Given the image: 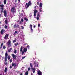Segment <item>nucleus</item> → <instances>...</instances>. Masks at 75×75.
Wrapping results in <instances>:
<instances>
[{
  "label": "nucleus",
  "instance_id": "f257e3e1",
  "mask_svg": "<svg viewBox=\"0 0 75 75\" xmlns=\"http://www.w3.org/2000/svg\"><path fill=\"white\" fill-rule=\"evenodd\" d=\"M32 4L31 2V1H29L28 3H26L25 5V8L27 9L28 7H30V6H31Z\"/></svg>",
  "mask_w": 75,
  "mask_h": 75
},
{
  "label": "nucleus",
  "instance_id": "f03ea898",
  "mask_svg": "<svg viewBox=\"0 0 75 75\" xmlns=\"http://www.w3.org/2000/svg\"><path fill=\"white\" fill-rule=\"evenodd\" d=\"M6 45L9 48L11 46V41L10 40H8V42L6 43Z\"/></svg>",
  "mask_w": 75,
  "mask_h": 75
},
{
  "label": "nucleus",
  "instance_id": "7ed1b4c3",
  "mask_svg": "<svg viewBox=\"0 0 75 75\" xmlns=\"http://www.w3.org/2000/svg\"><path fill=\"white\" fill-rule=\"evenodd\" d=\"M30 67L33 70V73H35V69L33 68V64L31 63H30Z\"/></svg>",
  "mask_w": 75,
  "mask_h": 75
},
{
  "label": "nucleus",
  "instance_id": "20e7f679",
  "mask_svg": "<svg viewBox=\"0 0 75 75\" xmlns=\"http://www.w3.org/2000/svg\"><path fill=\"white\" fill-rule=\"evenodd\" d=\"M27 51V49L26 47H24L23 49V50L22 52V55H23L24 52H26V51Z\"/></svg>",
  "mask_w": 75,
  "mask_h": 75
},
{
  "label": "nucleus",
  "instance_id": "39448f33",
  "mask_svg": "<svg viewBox=\"0 0 75 75\" xmlns=\"http://www.w3.org/2000/svg\"><path fill=\"white\" fill-rule=\"evenodd\" d=\"M8 56V54L7 53V52H6L5 53V57H4L5 62H7V58Z\"/></svg>",
  "mask_w": 75,
  "mask_h": 75
},
{
  "label": "nucleus",
  "instance_id": "423d86ee",
  "mask_svg": "<svg viewBox=\"0 0 75 75\" xmlns=\"http://www.w3.org/2000/svg\"><path fill=\"white\" fill-rule=\"evenodd\" d=\"M0 33L1 34V35H3V34H4V33H6V31L5 30L2 29L0 32Z\"/></svg>",
  "mask_w": 75,
  "mask_h": 75
},
{
  "label": "nucleus",
  "instance_id": "0eeeda50",
  "mask_svg": "<svg viewBox=\"0 0 75 75\" xmlns=\"http://www.w3.org/2000/svg\"><path fill=\"white\" fill-rule=\"evenodd\" d=\"M9 35L8 34H6L5 36L4 39L5 40H7L8 39V36Z\"/></svg>",
  "mask_w": 75,
  "mask_h": 75
},
{
  "label": "nucleus",
  "instance_id": "6e6552de",
  "mask_svg": "<svg viewBox=\"0 0 75 75\" xmlns=\"http://www.w3.org/2000/svg\"><path fill=\"white\" fill-rule=\"evenodd\" d=\"M11 12L14 13L15 12V7H13L11 9Z\"/></svg>",
  "mask_w": 75,
  "mask_h": 75
},
{
  "label": "nucleus",
  "instance_id": "1a4fd4ad",
  "mask_svg": "<svg viewBox=\"0 0 75 75\" xmlns=\"http://www.w3.org/2000/svg\"><path fill=\"white\" fill-rule=\"evenodd\" d=\"M11 55L13 59H16V58H17V56L15 54H12Z\"/></svg>",
  "mask_w": 75,
  "mask_h": 75
},
{
  "label": "nucleus",
  "instance_id": "9d476101",
  "mask_svg": "<svg viewBox=\"0 0 75 75\" xmlns=\"http://www.w3.org/2000/svg\"><path fill=\"white\" fill-rule=\"evenodd\" d=\"M13 27L14 28H19V25L17 24V25L16 24L14 25H13Z\"/></svg>",
  "mask_w": 75,
  "mask_h": 75
},
{
  "label": "nucleus",
  "instance_id": "9b49d317",
  "mask_svg": "<svg viewBox=\"0 0 75 75\" xmlns=\"http://www.w3.org/2000/svg\"><path fill=\"white\" fill-rule=\"evenodd\" d=\"M0 7H1V10H4V8H3L4 7V5H3V4H2L0 5Z\"/></svg>",
  "mask_w": 75,
  "mask_h": 75
},
{
  "label": "nucleus",
  "instance_id": "f8f14e48",
  "mask_svg": "<svg viewBox=\"0 0 75 75\" xmlns=\"http://www.w3.org/2000/svg\"><path fill=\"white\" fill-rule=\"evenodd\" d=\"M4 16H5V17H6V16H7V11L5 10L4 11Z\"/></svg>",
  "mask_w": 75,
  "mask_h": 75
},
{
  "label": "nucleus",
  "instance_id": "ddd939ff",
  "mask_svg": "<svg viewBox=\"0 0 75 75\" xmlns=\"http://www.w3.org/2000/svg\"><path fill=\"white\" fill-rule=\"evenodd\" d=\"M38 75H42V72L40 71H39L38 72Z\"/></svg>",
  "mask_w": 75,
  "mask_h": 75
},
{
  "label": "nucleus",
  "instance_id": "4468645a",
  "mask_svg": "<svg viewBox=\"0 0 75 75\" xmlns=\"http://www.w3.org/2000/svg\"><path fill=\"white\" fill-rule=\"evenodd\" d=\"M23 48H24V47L21 46V48H20V52L21 53L22 52V50H23Z\"/></svg>",
  "mask_w": 75,
  "mask_h": 75
},
{
  "label": "nucleus",
  "instance_id": "2eb2a0df",
  "mask_svg": "<svg viewBox=\"0 0 75 75\" xmlns=\"http://www.w3.org/2000/svg\"><path fill=\"white\" fill-rule=\"evenodd\" d=\"M38 12V11L36 10V8L35 9L34 13H36Z\"/></svg>",
  "mask_w": 75,
  "mask_h": 75
},
{
  "label": "nucleus",
  "instance_id": "dca6fc26",
  "mask_svg": "<svg viewBox=\"0 0 75 75\" xmlns=\"http://www.w3.org/2000/svg\"><path fill=\"white\" fill-rule=\"evenodd\" d=\"M7 72V68L6 67L4 70V72L6 73V72Z\"/></svg>",
  "mask_w": 75,
  "mask_h": 75
},
{
  "label": "nucleus",
  "instance_id": "f3484780",
  "mask_svg": "<svg viewBox=\"0 0 75 75\" xmlns=\"http://www.w3.org/2000/svg\"><path fill=\"white\" fill-rule=\"evenodd\" d=\"M35 66H36L37 67H38V64L37 63V62H35Z\"/></svg>",
  "mask_w": 75,
  "mask_h": 75
},
{
  "label": "nucleus",
  "instance_id": "a211bd4d",
  "mask_svg": "<svg viewBox=\"0 0 75 75\" xmlns=\"http://www.w3.org/2000/svg\"><path fill=\"white\" fill-rule=\"evenodd\" d=\"M42 7V3H40V8H41Z\"/></svg>",
  "mask_w": 75,
  "mask_h": 75
},
{
  "label": "nucleus",
  "instance_id": "6ab92c4d",
  "mask_svg": "<svg viewBox=\"0 0 75 75\" xmlns=\"http://www.w3.org/2000/svg\"><path fill=\"white\" fill-rule=\"evenodd\" d=\"M5 23L6 24H8V21H7V19H6L5 21Z\"/></svg>",
  "mask_w": 75,
  "mask_h": 75
},
{
  "label": "nucleus",
  "instance_id": "aec40b11",
  "mask_svg": "<svg viewBox=\"0 0 75 75\" xmlns=\"http://www.w3.org/2000/svg\"><path fill=\"white\" fill-rule=\"evenodd\" d=\"M3 45V43H2L1 45V47H0V49H1L2 48V46Z\"/></svg>",
  "mask_w": 75,
  "mask_h": 75
},
{
  "label": "nucleus",
  "instance_id": "412c9836",
  "mask_svg": "<svg viewBox=\"0 0 75 75\" xmlns=\"http://www.w3.org/2000/svg\"><path fill=\"white\" fill-rule=\"evenodd\" d=\"M6 0H4V4H6Z\"/></svg>",
  "mask_w": 75,
  "mask_h": 75
},
{
  "label": "nucleus",
  "instance_id": "4be33fe9",
  "mask_svg": "<svg viewBox=\"0 0 75 75\" xmlns=\"http://www.w3.org/2000/svg\"><path fill=\"white\" fill-rule=\"evenodd\" d=\"M10 57H11L9 55L8 56L7 58H8V60H9V59H10Z\"/></svg>",
  "mask_w": 75,
  "mask_h": 75
},
{
  "label": "nucleus",
  "instance_id": "5701e85b",
  "mask_svg": "<svg viewBox=\"0 0 75 75\" xmlns=\"http://www.w3.org/2000/svg\"><path fill=\"white\" fill-rule=\"evenodd\" d=\"M24 20H25V21H28V18H24Z\"/></svg>",
  "mask_w": 75,
  "mask_h": 75
},
{
  "label": "nucleus",
  "instance_id": "b1692460",
  "mask_svg": "<svg viewBox=\"0 0 75 75\" xmlns=\"http://www.w3.org/2000/svg\"><path fill=\"white\" fill-rule=\"evenodd\" d=\"M28 71H27L25 73V75H28Z\"/></svg>",
  "mask_w": 75,
  "mask_h": 75
},
{
  "label": "nucleus",
  "instance_id": "393cba45",
  "mask_svg": "<svg viewBox=\"0 0 75 75\" xmlns=\"http://www.w3.org/2000/svg\"><path fill=\"white\" fill-rule=\"evenodd\" d=\"M11 50H12V48H11L10 49H9L8 50V52H10L11 51Z\"/></svg>",
  "mask_w": 75,
  "mask_h": 75
},
{
  "label": "nucleus",
  "instance_id": "a878e982",
  "mask_svg": "<svg viewBox=\"0 0 75 75\" xmlns=\"http://www.w3.org/2000/svg\"><path fill=\"white\" fill-rule=\"evenodd\" d=\"M19 43H17L16 44H15V46H17V45H18Z\"/></svg>",
  "mask_w": 75,
  "mask_h": 75
},
{
  "label": "nucleus",
  "instance_id": "bb28decb",
  "mask_svg": "<svg viewBox=\"0 0 75 75\" xmlns=\"http://www.w3.org/2000/svg\"><path fill=\"white\" fill-rule=\"evenodd\" d=\"M15 42H16V38H15V40L13 41V43H14Z\"/></svg>",
  "mask_w": 75,
  "mask_h": 75
},
{
  "label": "nucleus",
  "instance_id": "cd10ccee",
  "mask_svg": "<svg viewBox=\"0 0 75 75\" xmlns=\"http://www.w3.org/2000/svg\"><path fill=\"white\" fill-rule=\"evenodd\" d=\"M42 8H40V9H39V11L40 12H41L42 11Z\"/></svg>",
  "mask_w": 75,
  "mask_h": 75
},
{
  "label": "nucleus",
  "instance_id": "c85d7f7f",
  "mask_svg": "<svg viewBox=\"0 0 75 75\" xmlns=\"http://www.w3.org/2000/svg\"><path fill=\"white\" fill-rule=\"evenodd\" d=\"M4 28L5 29H7V25H5Z\"/></svg>",
  "mask_w": 75,
  "mask_h": 75
},
{
  "label": "nucleus",
  "instance_id": "c756f323",
  "mask_svg": "<svg viewBox=\"0 0 75 75\" xmlns=\"http://www.w3.org/2000/svg\"><path fill=\"white\" fill-rule=\"evenodd\" d=\"M6 46H5V45L3 46V49H4V50H5V49H6Z\"/></svg>",
  "mask_w": 75,
  "mask_h": 75
},
{
  "label": "nucleus",
  "instance_id": "7c9ffc66",
  "mask_svg": "<svg viewBox=\"0 0 75 75\" xmlns=\"http://www.w3.org/2000/svg\"><path fill=\"white\" fill-rule=\"evenodd\" d=\"M14 53H15V54H16L17 53V50H14Z\"/></svg>",
  "mask_w": 75,
  "mask_h": 75
},
{
  "label": "nucleus",
  "instance_id": "2f4dec72",
  "mask_svg": "<svg viewBox=\"0 0 75 75\" xmlns=\"http://www.w3.org/2000/svg\"><path fill=\"white\" fill-rule=\"evenodd\" d=\"M20 16H21V17H23V14L22 13H21Z\"/></svg>",
  "mask_w": 75,
  "mask_h": 75
},
{
  "label": "nucleus",
  "instance_id": "473e14b6",
  "mask_svg": "<svg viewBox=\"0 0 75 75\" xmlns=\"http://www.w3.org/2000/svg\"><path fill=\"white\" fill-rule=\"evenodd\" d=\"M30 30L31 32H33V28H30Z\"/></svg>",
  "mask_w": 75,
  "mask_h": 75
},
{
  "label": "nucleus",
  "instance_id": "72a5a7b5",
  "mask_svg": "<svg viewBox=\"0 0 75 75\" xmlns=\"http://www.w3.org/2000/svg\"><path fill=\"white\" fill-rule=\"evenodd\" d=\"M23 21H24V20H23V18H21V22H23Z\"/></svg>",
  "mask_w": 75,
  "mask_h": 75
},
{
  "label": "nucleus",
  "instance_id": "f704fd0d",
  "mask_svg": "<svg viewBox=\"0 0 75 75\" xmlns=\"http://www.w3.org/2000/svg\"><path fill=\"white\" fill-rule=\"evenodd\" d=\"M14 64L13 63H12V67H14Z\"/></svg>",
  "mask_w": 75,
  "mask_h": 75
},
{
  "label": "nucleus",
  "instance_id": "c9c22d12",
  "mask_svg": "<svg viewBox=\"0 0 75 75\" xmlns=\"http://www.w3.org/2000/svg\"><path fill=\"white\" fill-rule=\"evenodd\" d=\"M16 33V34H18V33H17V31H15V32L14 33V34H15Z\"/></svg>",
  "mask_w": 75,
  "mask_h": 75
},
{
  "label": "nucleus",
  "instance_id": "e433bc0d",
  "mask_svg": "<svg viewBox=\"0 0 75 75\" xmlns=\"http://www.w3.org/2000/svg\"><path fill=\"white\" fill-rule=\"evenodd\" d=\"M12 59H11L10 60V61H9V62H12Z\"/></svg>",
  "mask_w": 75,
  "mask_h": 75
},
{
  "label": "nucleus",
  "instance_id": "4c0bfd02",
  "mask_svg": "<svg viewBox=\"0 0 75 75\" xmlns=\"http://www.w3.org/2000/svg\"><path fill=\"white\" fill-rule=\"evenodd\" d=\"M27 48H28V49H30V46L29 45H27Z\"/></svg>",
  "mask_w": 75,
  "mask_h": 75
},
{
  "label": "nucleus",
  "instance_id": "58836bf2",
  "mask_svg": "<svg viewBox=\"0 0 75 75\" xmlns=\"http://www.w3.org/2000/svg\"><path fill=\"white\" fill-rule=\"evenodd\" d=\"M25 58V57L24 56L23 57H22V59H24V58Z\"/></svg>",
  "mask_w": 75,
  "mask_h": 75
},
{
  "label": "nucleus",
  "instance_id": "ea45409f",
  "mask_svg": "<svg viewBox=\"0 0 75 75\" xmlns=\"http://www.w3.org/2000/svg\"><path fill=\"white\" fill-rule=\"evenodd\" d=\"M36 19H37V20H39V17L37 16V18H36Z\"/></svg>",
  "mask_w": 75,
  "mask_h": 75
},
{
  "label": "nucleus",
  "instance_id": "a19ab883",
  "mask_svg": "<svg viewBox=\"0 0 75 75\" xmlns=\"http://www.w3.org/2000/svg\"><path fill=\"white\" fill-rule=\"evenodd\" d=\"M30 67H29L28 70V71H30Z\"/></svg>",
  "mask_w": 75,
  "mask_h": 75
},
{
  "label": "nucleus",
  "instance_id": "79ce46f5",
  "mask_svg": "<svg viewBox=\"0 0 75 75\" xmlns=\"http://www.w3.org/2000/svg\"><path fill=\"white\" fill-rule=\"evenodd\" d=\"M21 29H22V30H23V29H24V27L23 26H21Z\"/></svg>",
  "mask_w": 75,
  "mask_h": 75
},
{
  "label": "nucleus",
  "instance_id": "37998d69",
  "mask_svg": "<svg viewBox=\"0 0 75 75\" xmlns=\"http://www.w3.org/2000/svg\"><path fill=\"white\" fill-rule=\"evenodd\" d=\"M14 67H17V65H16V64H14Z\"/></svg>",
  "mask_w": 75,
  "mask_h": 75
},
{
  "label": "nucleus",
  "instance_id": "c03bdc74",
  "mask_svg": "<svg viewBox=\"0 0 75 75\" xmlns=\"http://www.w3.org/2000/svg\"><path fill=\"white\" fill-rule=\"evenodd\" d=\"M37 17H39V16H40V15H39V13H38L37 14Z\"/></svg>",
  "mask_w": 75,
  "mask_h": 75
},
{
  "label": "nucleus",
  "instance_id": "a18cd8bd",
  "mask_svg": "<svg viewBox=\"0 0 75 75\" xmlns=\"http://www.w3.org/2000/svg\"><path fill=\"white\" fill-rule=\"evenodd\" d=\"M34 16H35V17L36 16V13H34Z\"/></svg>",
  "mask_w": 75,
  "mask_h": 75
},
{
  "label": "nucleus",
  "instance_id": "49530a36",
  "mask_svg": "<svg viewBox=\"0 0 75 75\" xmlns=\"http://www.w3.org/2000/svg\"><path fill=\"white\" fill-rule=\"evenodd\" d=\"M9 68H10V69H11V68H12V66H10Z\"/></svg>",
  "mask_w": 75,
  "mask_h": 75
},
{
  "label": "nucleus",
  "instance_id": "de8ad7c7",
  "mask_svg": "<svg viewBox=\"0 0 75 75\" xmlns=\"http://www.w3.org/2000/svg\"><path fill=\"white\" fill-rule=\"evenodd\" d=\"M40 27V24H38V27Z\"/></svg>",
  "mask_w": 75,
  "mask_h": 75
},
{
  "label": "nucleus",
  "instance_id": "09e8293b",
  "mask_svg": "<svg viewBox=\"0 0 75 75\" xmlns=\"http://www.w3.org/2000/svg\"><path fill=\"white\" fill-rule=\"evenodd\" d=\"M37 3V5H39V2L38 1Z\"/></svg>",
  "mask_w": 75,
  "mask_h": 75
},
{
  "label": "nucleus",
  "instance_id": "8fccbe9b",
  "mask_svg": "<svg viewBox=\"0 0 75 75\" xmlns=\"http://www.w3.org/2000/svg\"><path fill=\"white\" fill-rule=\"evenodd\" d=\"M30 28H32V25L30 24Z\"/></svg>",
  "mask_w": 75,
  "mask_h": 75
},
{
  "label": "nucleus",
  "instance_id": "3c124183",
  "mask_svg": "<svg viewBox=\"0 0 75 75\" xmlns=\"http://www.w3.org/2000/svg\"><path fill=\"white\" fill-rule=\"evenodd\" d=\"M18 3H20V0H18Z\"/></svg>",
  "mask_w": 75,
  "mask_h": 75
},
{
  "label": "nucleus",
  "instance_id": "603ef678",
  "mask_svg": "<svg viewBox=\"0 0 75 75\" xmlns=\"http://www.w3.org/2000/svg\"><path fill=\"white\" fill-rule=\"evenodd\" d=\"M3 10H1V13H3Z\"/></svg>",
  "mask_w": 75,
  "mask_h": 75
},
{
  "label": "nucleus",
  "instance_id": "864d4df0",
  "mask_svg": "<svg viewBox=\"0 0 75 75\" xmlns=\"http://www.w3.org/2000/svg\"><path fill=\"white\" fill-rule=\"evenodd\" d=\"M5 65H7V62H6V63H5Z\"/></svg>",
  "mask_w": 75,
  "mask_h": 75
},
{
  "label": "nucleus",
  "instance_id": "5fc2aeb1",
  "mask_svg": "<svg viewBox=\"0 0 75 75\" xmlns=\"http://www.w3.org/2000/svg\"><path fill=\"white\" fill-rule=\"evenodd\" d=\"M15 4V7H17V6L16 5V4Z\"/></svg>",
  "mask_w": 75,
  "mask_h": 75
},
{
  "label": "nucleus",
  "instance_id": "6e6d98bb",
  "mask_svg": "<svg viewBox=\"0 0 75 75\" xmlns=\"http://www.w3.org/2000/svg\"><path fill=\"white\" fill-rule=\"evenodd\" d=\"M33 28H35V25H34L33 26Z\"/></svg>",
  "mask_w": 75,
  "mask_h": 75
},
{
  "label": "nucleus",
  "instance_id": "4d7b16f0",
  "mask_svg": "<svg viewBox=\"0 0 75 75\" xmlns=\"http://www.w3.org/2000/svg\"><path fill=\"white\" fill-rule=\"evenodd\" d=\"M20 24H21V21H20L19 22Z\"/></svg>",
  "mask_w": 75,
  "mask_h": 75
},
{
  "label": "nucleus",
  "instance_id": "13d9d810",
  "mask_svg": "<svg viewBox=\"0 0 75 75\" xmlns=\"http://www.w3.org/2000/svg\"><path fill=\"white\" fill-rule=\"evenodd\" d=\"M20 75H23V73H21Z\"/></svg>",
  "mask_w": 75,
  "mask_h": 75
},
{
  "label": "nucleus",
  "instance_id": "bf43d9fd",
  "mask_svg": "<svg viewBox=\"0 0 75 75\" xmlns=\"http://www.w3.org/2000/svg\"><path fill=\"white\" fill-rule=\"evenodd\" d=\"M15 1V3H17V0H16Z\"/></svg>",
  "mask_w": 75,
  "mask_h": 75
},
{
  "label": "nucleus",
  "instance_id": "052dcab7",
  "mask_svg": "<svg viewBox=\"0 0 75 75\" xmlns=\"http://www.w3.org/2000/svg\"><path fill=\"white\" fill-rule=\"evenodd\" d=\"M22 12H23V13H24V11L22 10Z\"/></svg>",
  "mask_w": 75,
  "mask_h": 75
},
{
  "label": "nucleus",
  "instance_id": "680f3d73",
  "mask_svg": "<svg viewBox=\"0 0 75 75\" xmlns=\"http://www.w3.org/2000/svg\"><path fill=\"white\" fill-rule=\"evenodd\" d=\"M2 59H4V57H2Z\"/></svg>",
  "mask_w": 75,
  "mask_h": 75
},
{
  "label": "nucleus",
  "instance_id": "e2e57ef3",
  "mask_svg": "<svg viewBox=\"0 0 75 75\" xmlns=\"http://www.w3.org/2000/svg\"><path fill=\"white\" fill-rule=\"evenodd\" d=\"M27 43H25V44H24V45H27Z\"/></svg>",
  "mask_w": 75,
  "mask_h": 75
},
{
  "label": "nucleus",
  "instance_id": "0e129e2a",
  "mask_svg": "<svg viewBox=\"0 0 75 75\" xmlns=\"http://www.w3.org/2000/svg\"><path fill=\"white\" fill-rule=\"evenodd\" d=\"M1 17V14L0 13V18Z\"/></svg>",
  "mask_w": 75,
  "mask_h": 75
},
{
  "label": "nucleus",
  "instance_id": "69168bd1",
  "mask_svg": "<svg viewBox=\"0 0 75 75\" xmlns=\"http://www.w3.org/2000/svg\"><path fill=\"white\" fill-rule=\"evenodd\" d=\"M35 8H35H36V6H35V8Z\"/></svg>",
  "mask_w": 75,
  "mask_h": 75
},
{
  "label": "nucleus",
  "instance_id": "338daca9",
  "mask_svg": "<svg viewBox=\"0 0 75 75\" xmlns=\"http://www.w3.org/2000/svg\"><path fill=\"white\" fill-rule=\"evenodd\" d=\"M0 75H2V74H0Z\"/></svg>",
  "mask_w": 75,
  "mask_h": 75
},
{
  "label": "nucleus",
  "instance_id": "774afa93",
  "mask_svg": "<svg viewBox=\"0 0 75 75\" xmlns=\"http://www.w3.org/2000/svg\"><path fill=\"white\" fill-rule=\"evenodd\" d=\"M37 7H38V6H37Z\"/></svg>",
  "mask_w": 75,
  "mask_h": 75
}]
</instances>
